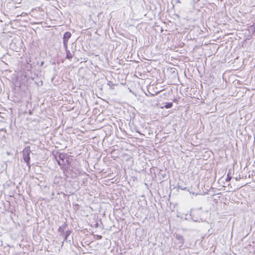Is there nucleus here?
<instances>
[{"mask_svg": "<svg viewBox=\"0 0 255 255\" xmlns=\"http://www.w3.org/2000/svg\"><path fill=\"white\" fill-rule=\"evenodd\" d=\"M203 213L201 210H194L191 211L190 215L194 219L195 221H203V219L201 217Z\"/></svg>", "mask_w": 255, "mask_h": 255, "instance_id": "f257e3e1", "label": "nucleus"}, {"mask_svg": "<svg viewBox=\"0 0 255 255\" xmlns=\"http://www.w3.org/2000/svg\"><path fill=\"white\" fill-rule=\"evenodd\" d=\"M31 152V150L30 149V147H26L23 150V160L26 162L27 164L29 163V161L30 160V153Z\"/></svg>", "mask_w": 255, "mask_h": 255, "instance_id": "f03ea898", "label": "nucleus"}, {"mask_svg": "<svg viewBox=\"0 0 255 255\" xmlns=\"http://www.w3.org/2000/svg\"><path fill=\"white\" fill-rule=\"evenodd\" d=\"M71 36V34L69 32H66L64 33L63 36V45L65 49L68 48V42L69 38Z\"/></svg>", "mask_w": 255, "mask_h": 255, "instance_id": "7ed1b4c3", "label": "nucleus"}, {"mask_svg": "<svg viewBox=\"0 0 255 255\" xmlns=\"http://www.w3.org/2000/svg\"><path fill=\"white\" fill-rule=\"evenodd\" d=\"M176 238L179 241V243L183 244L184 243V239L183 237L180 235L176 234Z\"/></svg>", "mask_w": 255, "mask_h": 255, "instance_id": "20e7f679", "label": "nucleus"}, {"mask_svg": "<svg viewBox=\"0 0 255 255\" xmlns=\"http://www.w3.org/2000/svg\"><path fill=\"white\" fill-rule=\"evenodd\" d=\"M66 51V57L68 59H71L72 58V54L70 52L69 50H68L67 49H65Z\"/></svg>", "mask_w": 255, "mask_h": 255, "instance_id": "39448f33", "label": "nucleus"}, {"mask_svg": "<svg viewBox=\"0 0 255 255\" xmlns=\"http://www.w3.org/2000/svg\"><path fill=\"white\" fill-rule=\"evenodd\" d=\"M173 106V104L172 103H167L164 106V107H165L166 109H169V108H170L172 107ZM162 108H163V107H161Z\"/></svg>", "mask_w": 255, "mask_h": 255, "instance_id": "423d86ee", "label": "nucleus"}, {"mask_svg": "<svg viewBox=\"0 0 255 255\" xmlns=\"http://www.w3.org/2000/svg\"><path fill=\"white\" fill-rule=\"evenodd\" d=\"M231 177H229V175H228V177H227V179H226V181H228L230 180H231Z\"/></svg>", "mask_w": 255, "mask_h": 255, "instance_id": "0eeeda50", "label": "nucleus"}]
</instances>
